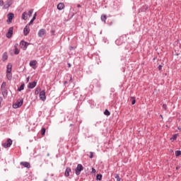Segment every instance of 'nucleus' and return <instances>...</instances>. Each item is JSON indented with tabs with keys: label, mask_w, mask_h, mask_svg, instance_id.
<instances>
[{
	"label": "nucleus",
	"mask_w": 181,
	"mask_h": 181,
	"mask_svg": "<svg viewBox=\"0 0 181 181\" xmlns=\"http://www.w3.org/2000/svg\"><path fill=\"white\" fill-rule=\"evenodd\" d=\"M81 170H84V167H83V165L81 164H78L75 170V173L76 176H79V175L81 173Z\"/></svg>",
	"instance_id": "1"
},
{
	"label": "nucleus",
	"mask_w": 181,
	"mask_h": 181,
	"mask_svg": "<svg viewBox=\"0 0 181 181\" xmlns=\"http://www.w3.org/2000/svg\"><path fill=\"white\" fill-rule=\"evenodd\" d=\"M23 105V99H21L20 100H17L16 103L13 104V108H21V106Z\"/></svg>",
	"instance_id": "2"
},
{
	"label": "nucleus",
	"mask_w": 181,
	"mask_h": 181,
	"mask_svg": "<svg viewBox=\"0 0 181 181\" xmlns=\"http://www.w3.org/2000/svg\"><path fill=\"white\" fill-rule=\"evenodd\" d=\"M12 35H13V27H11L8 28L6 36L8 39H11L12 37Z\"/></svg>",
	"instance_id": "3"
},
{
	"label": "nucleus",
	"mask_w": 181,
	"mask_h": 181,
	"mask_svg": "<svg viewBox=\"0 0 181 181\" xmlns=\"http://www.w3.org/2000/svg\"><path fill=\"white\" fill-rule=\"evenodd\" d=\"M29 45V42H25V40H22L20 42V47H21L22 49L26 50L28 49V45Z\"/></svg>",
	"instance_id": "4"
},
{
	"label": "nucleus",
	"mask_w": 181,
	"mask_h": 181,
	"mask_svg": "<svg viewBox=\"0 0 181 181\" xmlns=\"http://www.w3.org/2000/svg\"><path fill=\"white\" fill-rule=\"evenodd\" d=\"M11 146H12V139H8L6 143L2 144V146H4V148H11Z\"/></svg>",
	"instance_id": "5"
},
{
	"label": "nucleus",
	"mask_w": 181,
	"mask_h": 181,
	"mask_svg": "<svg viewBox=\"0 0 181 181\" xmlns=\"http://www.w3.org/2000/svg\"><path fill=\"white\" fill-rule=\"evenodd\" d=\"M39 97L42 101H46V92L45 90H41Z\"/></svg>",
	"instance_id": "6"
},
{
	"label": "nucleus",
	"mask_w": 181,
	"mask_h": 181,
	"mask_svg": "<svg viewBox=\"0 0 181 181\" xmlns=\"http://www.w3.org/2000/svg\"><path fill=\"white\" fill-rule=\"evenodd\" d=\"M15 16V15L13 14V13H9L7 15V23L9 25V23H12V19H13V17Z\"/></svg>",
	"instance_id": "7"
},
{
	"label": "nucleus",
	"mask_w": 181,
	"mask_h": 181,
	"mask_svg": "<svg viewBox=\"0 0 181 181\" xmlns=\"http://www.w3.org/2000/svg\"><path fill=\"white\" fill-rule=\"evenodd\" d=\"M45 35H46V30L45 29H40L38 31V36L39 37H43V36H45Z\"/></svg>",
	"instance_id": "8"
},
{
	"label": "nucleus",
	"mask_w": 181,
	"mask_h": 181,
	"mask_svg": "<svg viewBox=\"0 0 181 181\" xmlns=\"http://www.w3.org/2000/svg\"><path fill=\"white\" fill-rule=\"evenodd\" d=\"M23 32H24V35L28 36V33H30V28L29 25H27L24 28Z\"/></svg>",
	"instance_id": "9"
},
{
	"label": "nucleus",
	"mask_w": 181,
	"mask_h": 181,
	"mask_svg": "<svg viewBox=\"0 0 181 181\" xmlns=\"http://www.w3.org/2000/svg\"><path fill=\"white\" fill-rule=\"evenodd\" d=\"M20 165L24 166V168H27V169H30V163L28 162H21Z\"/></svg>",
	"instance_id": "10"
},
{
	"label": "nucleus",
	"mask_w": 181,
	"mask_h": 181,
	"mask_svg": "<svg viewBox=\"0 0 181 181\" xmlns=\"http://www.w3.org/2000/svg\"><path fill=\"white\" fill-rule=\"evenodd\" d=\"M71 173V168H66L65 170V176L66 177H69L70 176V173Z\"/></svg>",
	"instance_id": "11"
},
{
	"label": "nucleus",
	"mask_w": 181,
	"mask_h": 181,
	"mask_svg": "<svg viewBox=\"0 0 181 181\" xmlns=\"http://www.w3.org/2000/svg\"><path fill=\"white\" fill-rule=\"evenodd\" d=\"M36 84H37L36 81L29 83L28 88H35L36 87Z\"/></svg>",
	"instance_id": "12"
},
{
	"label": "nucleus",
	"mask_w": 181,
	"mask_h": 181,
	"mask_svg": "<svg viewBox=\"0 0 181 181\" xmlns=\"http://www.w3.org/2000/svg\"><path fill=\"white\" fill-rule=\"evenodd\" d=\"M6 73H12V64H8L6 66Z\"/></svg>",
	"instance_id": "13"
},
{
	"label": "nucleus",
	"mask_w": 181,
	"mask_h": 181,
	"mask_svg": "<svg viewBox=\"0 0 181 181\" xmlns=\"http://www.w3.org/2000/svg\"><path fill=\"white\" fill-rule=\"evenodd\" d=\"M57 9H59V11H62V10L64 9V3L58 4Z\"/></svg>",
	"instance_id": "14"
},
{
	"label": "nucleus",
	"mask_w": 181,
	"mask_h": 181,
	"mask_svg": "<svg viewBox=\"0 0 181 181\" xmlns=\"http://www.w3.org/2000/svg\"><path fill=\"white\" fill-rule=\"evenodd\" d=\"M18 44L16 43L14 45L15 49H14V54H19V49H18Z\"/></svg>",
	"instance_id": "15"
},
{
	"label": "nucleus",
	"mask_w": 181,
	"mask_h": 181,
	"mask_svg": "<svg viewBox=\"0 0 181 181\" xmlns=\"http://www.w3.org/2000/svg\"><path fill=\"white\" fill-rule=\"evenodd\" d=\"M22 19H23V21H27L28 20V13L26 11L23 13Z\"/></svg>",
	"instance_id": "16"
},
{
	"label": "nucleus",
	"mask_w": 181,
	"mask_h": 181,
	"mask_svg": "<svg viewBox=\"0 0 181 181\" xmlns=\"http://www.w3.org/2000/svg\"><path fill=\"white\" fill-rule=\"evenodd\" d=\"M36 64H37V62H36V60H33V61L30 62V67H33V66H36Z\"/></svg>",
	"instance_id": "17"
},
{
	"label": "nucleus",
	"mask_w": 181,
	"mask_h": 181,
	"mask_svg": "<svg viewBox=\"0 0 181 181\" xmlns=\"http://www.w3.org/2000/svg\"><path fill=\"white\" fill-rule=\"evenodd\" d=\"M2 91H6V82H3L1 84Z\"/></svg>",
	"instance_id": "18"
},
{
	"label": "nucleus",
	"mask_w": 181,
	"mask_h": 181,
	"mask_svg": "<svg viewBox=\"0 0 181 181\" xmlns=\"http://www.w3.org/2000/svg\"><path fill=\"white\" fill-rule=\"evenodd\" d=\"M100 19L102 22L105 23V21H107V16L105 14H103L100 17Z\"/></svg>",
	"instance_id": "19"
},
{
	"label": "nucleus",
	"mask_w": 181,
	"mask_h": 181,
	"mask_svg": "<svg viewBox=\"0 0 181 181\" xmlns=\"http://www.w3.org/2000/svg\"><path fill=\"white\" fill-rule=\"evenodd\" d=\"M11 6V3L9 1H6L4 5V9H8Z\"/></svg>",
	"instance_id": "20"
},
{
	"label": "nucleus",
	"mask_w": 181,
	"mask_h": 181,
	"mask_svg": "<svg viewBox=\"0 0 181 181\" xmlns=\"http://www.w3.org/2000/svg\"><path fill=\"white\" fill-rule=\"evenodd\" d=\"M129 101L132 102V105H135V103H136V100L135 99V97H131L129 99Z\"/></svg>",
	"instance_id": "21"
},
{
	"label": "nucleus",
	"mask_w": 181,
	"mask_h": 181,
	"mask_svg": "<svg viewBox=\"0 0 181 181\" xmlns=\"http://www.w3.org/2000/svg\"><path fill=\"white\" fill-rule=\"evenodd\" d=\"M6 77L8 80H12V72H6Z\"/></svg>",
	"instance_id": "22"
},
{
	"label": "nucleus",
	"mask_w": 181,
	"mask_h": 181,
	"mask_svg": "<svg viewBox=\"0 0 181 181\" xmlns=\"http://www.w3.org/2000/svg\"><path fill=\"white\" fill-rule=\"evenodd\" d=\"M25 89V83L21 85V86L17 89V91H22Z\"/></svg>",
	"instance_id": "23"
},
{
	"label": "nucleus",
	"mask_w": 181,
	"mask_h": 181,
	"mask_svg": "<svg viewBox=\"0 0 181 181\" xmlns=\"http://www.w3.org/2000/svg\"><path fill=\"white\" fill-rule=\"evenodd\" d=\"M5 60H8V54L6 52L3 54V62H5Z\"/></svg>",
	"instance_id": "24"
},
{
	"label": "nucleus",
	"mask_w": 181,
	"mask_h": 181,
	"mask_svg": "<svg viewBox=\"0 0 181 181\" xmlns=\"http://www.w3.org/2000/svg\"><path fill=\"white\" fill-rule=\"evenodd\" d=\"M177 135H179L178 134H175L173 136V137L170 139V140L172 141H176V139H177Z\"/></svg>",
	"instance_id": "25"
},
{
	"label": "nucleus",
	"mask_w": 181,
	"mask_h": 181,
	"mask_svg": "<svg viewBox=\"0 0 181 181\" xmlns=\"http://www.w3.org/2000/svg\"><path fill=\"white\" fill-rule=\"evenodd\" d=\"M96 179H97V180H102V179H103V175H101V174H98L97 176H96Z\"/></svg>",
	"instance_id": "26"
},
{
	"label": "nucleus",
	"mask_w": 181,
	"mask_h": 181,
	"mask_svg": "<svg viewBox=\"0 0 181 181\" xmlns=\"http://www.w3.org/2000/svg\"><path fill=\"white\" fill-rule=\"evenodd\" d=\"M40 87H37L35 92V95L39 94V93H40Z\"/></svg>",
	"instance_id": "27"
},
{
	"label": "nucleus",
	"mask_w": 181,
	"mask_h": 181,
	"mask_svg": "<svg viewBox=\"0 0 181 181\" xmlns=\"http://www.w3.org/2000/svg\"><path fill=\"white\" fill-rule=\"evenodd\" d=\"M105 115H107V117L111 115V112H110V111H108V110H105L104 112Z\"/></svg>",
	"instance_id": "28"
},
{
	"label": "nucleus",
	"mask_w": 181,
	"mask_h": 181,
	"mask_svg": "<svg viewBox=\"0 0 181 181\" xmlns=\"http://www.w3.org/2000/svg\"><path fill=\"white\" fill-rule=\"evenodd\" d=\"M46 134V129L45 127H42L41 129V135H45Z\"/></svg>",
	"instance_id": "29"
},
{
	"label": "nucleus",
	"mask_w": 181,
	"mask_h": 181,
	"mask_svg": "<svg viewBox=\"0 0 181 181\" xmlns=\"http://www.w3.org/2000/svg\"><path fill=\"white\" fill-rule=\"evenodd\" d=\"M35 17H33V18L31 19V21L27 25L30 26V25H32V23H33V22H35Z\"/></svg>",
	"instance_id": "30"
},
{
	"label": "nucleus",
	"mask_w": 181,
	"mask_h": 181,
	"mask_svg": "<svg viewBox=\"0 0 181 181\" xmlns=\"http://www.w3.org/2000/svg\"><path fill=\"white\" fill-rule=\"evenodd\" d=\"M115 179H117V181H121V178L119 177V175L118 174L115 175Z\"/></svg>",
	"instance_id": "31"
},
{
	"label": "nucleus",
	"mask_w": 181,
	"mask_h": 181,
	"mask_svg": "<svg viewBox=\"0 0 181 181\" xmlns=\"http://www.w3.org/2000/svg\"><path fill=\"white\" fill-rule=\"evenodd\" d=\"M180 155H181V151H175V156H180Z\"/></svg>",
	"instance_id": "32"
},
{
	"label": "nucleus",
	"mask_w": 181,
	"mask_h": 181,
	"mask_svg": "<svg viewBox=\"0 0 181 181\" xmlns=\"http://www.w3.org/2000/svg\"><path fill=\"white\" fill-rule=\"evenodd\" d=\"M32 13H33V10L31 9L28 11V16H32Z\"/></svg>",
	"instance_id": "33"
},
{
	"label": "nucleus",
	"mask_w": 181,
	"mask_h": 181,
	"mask_svg": "<svg viewBox=\"0 0 181 181\" xmlns=\"http://www.w3.org/2000/svg\"><path fill=\"white\" fill-rule=\"evenodd\" d=\"M90 155L89 156L90 159H93V158H94L93 155H94V153L93 152H90Z\"/></svg>",
	"instance_id": "34"
},
{
	"label": "nucleus",
	"mask_w": 181,
	"mask_h": 181,
	"mask_svg": "<svg viewBox=\"0 0 181 181\" xmlns=\"http://www.w3.org/2000/svg\"><path fill=\"white\" fill-rule=\"evenodd\" d=\"M163 108L164 110H167V109H168V106L166 105V104H163Z\"/></svg>",
	"instance_id": "35"
},
{
	"label": "nucleus",
	"mask_w": 181,
	"mask_h": 181,
	"mask_svg": "<svg viewBox=\"0 0 181 181\" xmlns=\"http://www.w3.org/2000/svg\"><path fill=\"white\" fill-rule=\"evenodd\" d=\"M0 6H4V0H0Z\"/></svg>",
	"instance_id": "36"
},
{
	"label": "nucleus",
	"mask_w": 181,
	"mask_h": 181,
	"mask_svg": "<svg viewBox=\"0 0 181 181\" xmlns=\"http://www.w3.org/2000/svg\"><path fill=\"white\" fill-rule=\"evenodd\" d=\"M95 172H97V170H95V169L94 168H93L91 173H95Z\"/></svg>",
	"instance_id": "37"
},
{
	"label": "nucleus",
	"mask_w": 181,
	"mask_h": 181,
	"mask_svg": "<svg viewBox=\"0 0 181 181\" xmlns=\"http://www.w3.org/2000/svg\"><path fill=\"white\" fill-rule=\"evenodd\" d=\"M158 69L159 71L162 70V65H159L158 66Z\"/></svg>",
	"instance_id": "38"
},
{
	"label": "nucleus",
	"mask_w": 181,
	"mask_h": 181,
	"mask_svg": "<svg viewBox=\"0 0 181 181\" xmlns=\"http://www.w3.org/2000/svg\"><path fill=\"white\" fill-rule=\"evenodd\" d=\"M69 78H70L69 81H71V80H73L71 75H69Z\"/></svg>",
	"instance_id": "39"
},
{
	"label": "nucleus",
	"mask_w": 181,
	"mask_h": 181,
	"mask_svg": "<svg viewBox=\"0 0 181 181\" xmlns=\"http://www.w3.org/2000/svg\"><path fill=\"white\" fill-rule=\"evenodd\" d=\"M68 67L69 68L71 67V64L70 63L68 64Z\"/></svg>",
	"instance_id": "40"
},
{
	"label": "nucleus",
	"mask_w": 181,
	"mask_h": 181,
	"mask_svg": "<svg viewBox=\"0 0 181 181\" xmlns=\"http://www.w3.org/2000/svg\"><path fill=\"white\" fill-rule=\"evenodd\" d=\"M178 169H180V166H177L176 170H178Z\"/></svg>",
	"instance_id": "41"
},
{
	"label": "nucleus",
	"mask_w": 181,
	"mask_h": 181,
	"mask_svg": "<svg viewBox=\"0 0 181 181\" xmlns=\"http://www.w3.org/2000/svg\"><path fill=\"white\" fill-rule=\"evenodd\" d=\"M33 18H35V19H36V13H35Z\"/></svg>",
	"instance_id": "42"
},
{
	"label": "nucleus",
	"mask_w": 181,
	"mask_h": 181,
	"mask_svg": "<svg viewBox=\"0 0 181 181\" xmlns=\"http://www.w3.org/2000/svg\"><path fill=\"white\" fill-rule=\"evenodd\" d=\"M67 81H65L64 82V84H67Z\"/></svg>",
	"instance_id": "43"
},
{
	"label": "nucleus",
	"mask_w": 181,
	"mask_h": 181,
	"mask_svg": "<svg viewBox=\"0 0 181 181\" xmlns=\"http://www.w3.org/2000/svg\"><path fill=\"white\" fill-rule=\"evenodd\" d=\"M27 83H29V77L27 78Z\"/></svg>",
	"instance_id": "44"
},
{
	"label": "nucleus",
	"mask_w": 181,
	"mask_h": 181,
	"mask_svg": "<svg viewBox=\"0 0 181 181\" xmlns=\"http://www.w3.org/2000/svg\"><path fill=\"white\" fill-rule=\"evenodd\" d=\"M51 33L53 35V33H54V31L51 30Z\"/></svg>",
	"instance_id": "45"
},
{
	"label": "nucleus",
	"mask_w": 181,
	"mask_h": 181,
	"mask_svg": "<svg viewBox=\"0 0 181 181\" xmlns=\"http://www.w3.org/2000/svg\"><path fill=\"white\" fill-rule=\"evenodd\" d=\"M80 6H81L80 4L78 5V8H80Z\"/></svg>",
	"instance_id": "46"
},
{
	"label": "nucleus",
	"mask_w": 181,
	"mask_h": 181,
	"mask_svg": "<svg viewBox=\"0 0 181 181\" xmlns=\"http://www.w3.org/2000/svg\"><path fill=\"white\" fill-rule=\"evenodd\" d=\"M160 117L161 118H163V117L162 116V115H160Z\"/></svg>",
	"instance_id": "47"
},
{
	"label": "nucleus",
	"mask_w": 181,
	"mask_h": 181,
	"mask_svg": "<svg viewBox=\"0 0 181 181\" xmlns=\"http://www.w3.org/2000/svg\"><path fill=\"white\" fill-rule=\"evenodd\" d=\"M116 43H118V40H116Z\"/></svg>",
	"instance_id": "48"
},
{
	"label": "nucleus",
	"mask_w": 181,
	"mask_h": 181,
	"mask_svg": "<svg viewBox=\"0 0 181 181\" xmlns=\"http://www.w3.org/2000/svg\"><path fill=\"white\" fill-rule=\"evenodd\" d=\"M1 100H0V108H1Z\"/></svg>",
	"instance_id": "49"
}]
</instances>
